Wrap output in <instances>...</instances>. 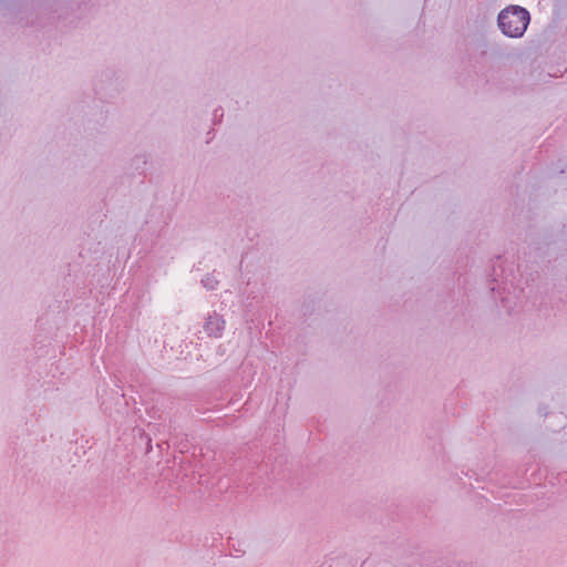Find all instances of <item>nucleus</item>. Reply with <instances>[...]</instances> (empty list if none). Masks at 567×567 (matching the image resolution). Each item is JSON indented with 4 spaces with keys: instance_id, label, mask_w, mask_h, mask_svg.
I'll use <instances>...</instances> for the list:
<instances>
[{
    "instance_id": "1",
    "label": "nucleus",
    "mask_w": 567,
    "mask_h": 567,
    "mask_svg": "<svg viewBox=\"0 0 567 567\" xmlns=\"http://www.w3.org/2000/svg\"><path fill=\"white\" fill-rule=\"evenodd\" d=\"M528 23V11L518 6L508 7L498 14V25L502 32L511 38L522 37Z\"/></svg>"
},
{
    "instance_id": "2",
    "label": "nucleus",
    "mask_w": 567,
    "mask_h": 567,
    "mask_svg": "<svg viewBox=\"0 0 567 567\" xmlns=\"http://www.w3.org/2000/svg\"><path fill=\"white\" fill-rule=\"evenodd\" d=\"M225 328V320L217 313H214L207 318L204 326L205 332L210 337H220Z\"/></svg>"
},
{
    "instance_id": "3",
    "label": "nucleus",
    "mask_w": 567,
    "mask_h": 567,
    "mask_svg": "<svg viewBox=\"0 0 567 567\" xmlns=\"http://www.w3.org/2000/svg\"><path fill=\"white\" fill-rule=\"evenodd\" d=\"M203 284L206 288L208 289H214L215 288V285H216V281H213L210 280V278H207V279H204L203 280Z\"/></svg>"
}]
</instances>
